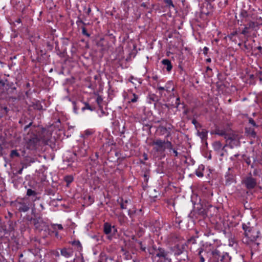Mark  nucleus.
I'll list each match as a JSON object with an SVG mask.
<instances>
[{
  "instance_id": "1",
  "label": "nucleus",
  "mask_w": 262,
  "mask_h": 262,
  "mask_svg": "<svg viewBox=\"0 0 262 262\" xmlns=\"http://www.w3.org/2000/svg\"><path fill=\"white\" fill-rule=\"evenodd\" d=\"M200 262H230L231 257L227 253H222L218 247L206 244L198 249Z\"/></svg>"
},
{
  "instance_id": "2",
  "label": "nucleus",
  "mask_w": 262,
  "mask_h": 262,
  "mask_svg": "<svg viewBox=\"0 0 262 262\" xmlns=\"http://www.w3.org/2000/svg\"><path fill=\"white\" fill-rule=\"evenodd\" d=\"M149 253L152 254V258L154 262H171V259L169 258L168 253L166 252L164 249L156 246H153L152 248L149 250Z\"/></svg>"
},
{
  "instance_id": "3",
  "label": "nucleus",
  "mask_w": 262,
  "mask_h": 262,
  "mask_svg": "<svg viewBox=\"0 0 262 262\" xmlns=\"http://www.w3.org/2000/svg\"><path fill=\"white\" fill-rule=\"evenodd\" d=\"M152 144L155 146L153 149L161 154H163L166 148L172 149V143L168 140L158 139L154 141Z\"/></svg>"
},
{
  "instance_id": "4",
  "label": "nucleus",
  "mask_w": 262,
  "mask_h": 262,
  "mask_svg": "<svg viewBox=\"0 0 262 262\" xmlns=\"http://www.w3.org/2000/svg\"><path fill=\"white\" fill-rule=\"evenodd\" d=\"M12 206L15 207L19 212H27L30 207L27 202H25V199H23L20 201H15L12 202Z\"/></svg>"
},
{
  "instance_id": "5",
  "label": "nucleus",
  "mask_w": 262,
  "mask_h": 262,
  "mask_svg": "<svg viewBox=\"0 0 262 262\" xmlns=\"http://www.w3.org/2000/svg\"><path fill=\"white\" fill-rule=\"evenodd\" d=\"M235 181V173L232 167H229L228 171L225 175V182L226 185H229Z\"/></svg>"
},
{
  "instance_id": "6",
  "label": "nucleus",
  "mask_w": 262,
  "mask_h": 262,
  "mask_svg": "<svg viewBox=\"0 0 262 262\" xmlns=\"http://www.w3.org/2000/svg\"><path fill=\"white\" fill-rule=\"evenodd\" d=\"M249 175L243 180V184L245 185L248 189H252L257 185V181L256 179L251 176V173Z\"/></svg>"
},
{
  "instance_id": "7",
  "label": "nucleus",
  "mask_w": 262,
  "mask_h": 262,
  "mask_svg": "<svg viewBox=\"0 0 262 262\" xmlns=\"http://www.w3.org/2000/svg\"><path fill=\"white\" fill-rule=\"evenodd\" d=\"M104 232L107 235H110L108 236L110 239H112L111 235H114L117 232V230L115 226H112L111 225L108 223L104 224Z\"/></svg>"
},
{
  "instance_id": "8",
  "label": "nucleus",
  "mask_w": 262,
  "mask_h": 262,
  "mask_svg": "<svg viewBox=\"0 0 262 262\" xmlns=\"http://www.w3.org/2000/svg\"><path fill=\"white\" fill-rule=\"evenodd\" d=\"M256 26V23L252 21H250L246 25H244V28L242 30L241 34L244 35H247L251 33L250 30H253Z\"/></svg>"
},
{
  "instance_id": "9",
  "label": "nucleus",
  "mask_w": 262,
  "mask_h": 262,
  "mask_svg": "<svg viewBox=\"0 0 262 262\" xmlns=\"http://www.w3.org/2000/svg\"><path fill=\"white\" fill-rule=\"evenodd\" d=\"M248 235H246V237L249 239V241L253 242L259 237L260 234L259 231H256L255 229H253L249 232Z\"/></svg>"
},
{
  "instance_id": "10",
  "label": "nucleus",
  "mask_w": 262,
  "mask_h": 262,
  "mask_svg": "<svg viewBox=\"0 0 262 262\" xmlns=\"http://www.w3.org/2000/svg\"><path fill=\"white\" fill-rule=\"evenodd\" d=\"M61 255L66 258H69L73 255V250L71 248H64L60 250Z\"/></svg>"
},
{
  "instance_id": "11",
  "label": "nucleus",
  "mask_w": 262,
  "mask_h": 262,
  "mask_svg": "<svg viewBox=\"0 0 262 262\" xmlns=\"http://www.w3.org/2000/svg\"><path fill=\"white\" fill-rule=\"evenodd\" d=\"M239 17L241 18V24L242 25V23H244L246 22H248L249 21L248 17L249 14L245 10H242L239 14Z\"/></svg>"
},
{
  "instance_id": "12",
  "label": "nucleus",
  "mask_w": 262,
  "mask_h": 262,
  "mask_svg": "<svg viewBox=\"0 0 262 262\" xmlns=\"http://www.w3.org/2000/svg\"><path fill=\"white\" fill-rule=\"evenodd\" d=\"M225 139L227 141H230V143L233 142L234 144H236L238 143V138L236 136L234 135L227 134L225 136Z\"/></svg>"
},
{
  "instance_id": "13",
  "label": "nucleus",
  "mask_w": 262,
  "mask_h": 262,
  "mask_svg": "<svg viewBox=\"0 0 262 262\" xmlns=\"http://www.w3.org/2000/svg\"><path fill=\"white\" fill-rule=\"evenodd\" d=\"M185 249V246L184 244L178 245L176 247H174V254L177 255H179L182 254Z\"/></svg>"
},
{
  "instance_id": "14",
  "label": "nucleus",
  "mask_w": 262,
  "mask_h": 262,
  "mask_svg": "<svg viewBox=\"0 0 262 262\" xmlns=\"http://www.w3.org/2000/svg\"><path fill=\"white\" fill-rule=\"evenodd\" d=\"M162 63L166 67V70L168 72H170L172 68L171 63L169 59H164L161 61Z\"/></svg>"
},
{
  "instance_id": "15",
  "label": "nucleus",
  "mask_w": 262,
  "mask_h": 262,
  "mask_svg": "<svg viewBox=\"0 0 262 262\" xmlns=\"http://www.w3.org/2000/svg\"><path fill=\"white\" fill-rule=\"evenodd\" d=\"M214 134L215 135H217L221 136H223L225 138V136L227 135V133L226 130L224 129H221L220 128H216L214 130Z\"/></svg>"
},
{
  "instance_id": "16",
  "label": "nucleus",
  "mask_w": 262,
  "mask_h": 262,
  "mask_svg": "<svg viewBox=\"0 0 262 262\" xmlns=\"http://www.w3.org/2000/svg\"><path fill=\"white\" fill-rule=\"evenodd\" d=\"M246 133L248 135L253 138H255L256 136V132L254 131L253 128L251 127L246 128Z\"/></svg>"
},
{
  "instance_id": "17",
  "label": "nucleus",
  "mask_w": 262,
  "mask_h": 262,
  "mask_svg": "<svg viewBox=\"0 0 262 262\" xmlns=\"http://www.w3.org/2000/svg\"><path fill=\"white\" fill-rule=\"evenodd\" d=\"M130 203V200H123L122 199H121V201L120 202V207L122 209H127V206L128 203Z\"/></svg>"
},
{
  "instance_id": "18",
  "label": "nucleus",
  "mask_w": 262,
  "mask_h": 262,
  "mask_svg": "<svg viewBox=\"0 0 262 262\" xmlns=\"http://www.w3.org/2000/svg\"><path fill=\"white\" fill-rule=\"evenodd\" d=\"M243 229L244 230V234L245 236L246 235H248L249 232L252 230L253 229H252L250 226L246 224H243L242 225Z\"/></svg>"
},
{
  "instance_id": "19",
  "label": "nucleus",
  "mask_w": 262,
  "mask_h": 262,
  "mask_svg": "<svg viewBox=\"0 0 262 262\" xmlns=\"http://www.w3.org/2000/svg\"><path fill=\"white\" fill-rule=\"evenodd\" d=\"M213 149L216 151H219L222 148V144L220 141H215L213 143Z\"/></svg>"
},
{
  "instance_id": "20",
  "label": "nucleus",
  "mask_w": 262,
  "mask_h": 262,
  "mask_svg": "<svg viewBox=\"0 0 262 262\" xmlns=\"http://www.w3.org/2000/svg\"><path fill=\"white\" fill-rule=\"evenodd\" d=\"M207 132L203 130L201 132H198V134L202 140H205L207 137Z\"/></svg>"
},
{
  "instance_id": "21",
  "label": "nucleus",
  "mask_w": 262,
  "mask_h": 262,
  "mask_svg": "<svg viewBox=\"0 0 262 262\" xmlns=\"http://www.w3.org/2000/svg\"><path fill=\"white\" fill-rule=\"evenodd\" d=\"M71 244L73 246H76L78 250H81L82 249L81 244L79 241H74L71 242Z\"/></svg>"
},
{
  "instance_id": "22",
  "label": "nucleus",
  "mask_w": 262,
  "mask_h": 262,
  "mask_svg": "<svg viewBox=\"0 0 262 262\" xmlns=\"http://www.w3.org/2000/svg\"><path fill=\"white\" fill-rule=\"evenodd\" d=\"M10 157L12 158H13L14 157H19L20 154L17 150H12L10 154Z\"/></svg>"
},
{
  "instance_id": "23",
  "label": "nucleus",
  "mask_w": 262,
  "mask_h": 262,
  "mask_svg": "<svg viewBox=\"0 0 262 262\" xmlns=\"http://www.w3.org/2000/svg\"><path fill=\"white\" fill-rule=\"evenodd\" d=\"M165 4H166V6L169 8H174V5L173 4L172 0H164Z\"/></svg>"
},
{
  "instance_id": "24",
  "label": "nucleus",
  "mask_w": 262,
  "mask_h": 262,
  "mask_svg": "<svg viewBox=\"0 0 262 262\" xmlns=\"http://www.w3.org/2000/svg\"><path fill=\"white\" fill-rule=\"evenodd\" d=\"M85 110H89L93 111L94 110V108H92L88 103L84 102V106L82 107L81 110L82 111H84Z\"/></svg>"
},
{
  "instance_id": "25",
  "label": "nucleus",
  "mask_w": 262,
  "mask_h": 262,
  "mask_svg": "<svg viewBox=\"0 0 262 262\" xmlns=\"http://www.w3.org/2000/svg\"><path fill=\"white\" fill-rule=\"evenodd\" d=\"M26 194L28 196H35L37 194V193L35 191L31 189H28L27 190Z\"/></svg>"
},
{
  "instance_id": "26",
  "label": "nucleus",
  "mask_w": 262,
  "mask_h": 262,
  "mask_svg": "<svg viewBox=\"0 0 262 262\" xmlns=\"http://www.w3.org/2000/svg\"><path fill=\"white\" fill-rule=\"evenodd\" d=\"M64 180L67 182V183L69 184L73 181V178L71 176H68L65 177Z\"/></svg>"
},
{
  "instance_id": "27",
  "label": "nucleus",
  "mask_w": 262,
  "mask_h": 262,
  "mask_svg": "<svg viewBox=\"0 0 262 262\" xmlns=\"http://www.w3.org/2000/svg\"><path fill=\"white\" fill-rule=\"evenodd\" d=\"M72 104L73 105V111L75 114L78 113V110H79V107L77 106L76 103L75 101L72 102Z\"/></svg>"
},
{
  "instance_id": "28",
  "label": "nucleus",
  "mask_w": 262,
  "mask_h": 262,
  "mask_svg": "<svg viewBox=\"0 0 262 262\" xmlns=\"http://www.w3.org/2000/svg\"><path fill=\"white\" fill-rule=\"evenodd\" d=\"M133 98L130 99V102H133V103L136 102L138 99V96L136 94H135V93H134L133 94Z\"/></svg>"
},
{
  "instance_id": "29",
  "label": "nucleus",
  "mask_w": 262,
  "mask_h": 262,
  "mask_svg": "<svg viewBox=\"0 0 262 262\" xmlns=\"http://www.w3.org/2000/svg\"><path fill=\"white\" fill-rule=\"evenodd\" d=\"M99 110H100V114L99 115L100 117H103L107 115V113L103 110L101 106H99Z\"/></svg>"
},
{
  "instance_id": "30",
  "label": "nucleus",
  "mask_w": 262,
  "mask_h": 262,
  "mask_svg": "<svg viewBox=\"0 0 262 262\" xmlns=\"http://www.w3.org/2000/svg\"><path fill=\"white\" fill-rule=\"evenodd\" d=\"M248 121H249V123L250 124H251L253 126H254V127H257V125L256 124L255 122L254 121V120L252 118H249V119H248Z\"/></svg>"
},
{
  "instance_id": "31",
  "label": "nucleus",
  "mask_w": 262,
  "mask_h": 262,
  "mask_svg": "<svg viewBox=\"0 0 262 262\" xmlns=\"http://www.w3.org/2000/svg\"><path fill=\"white\" fill-rule=\"evenodd\" d=\"M82 33L83 35H85L87 37L90 36V34L87 32L85 28L84 27H82Z\"/></svg>"
},
{
  "instance_id": "32",
  "label": "nucleus",
  "mask_w": 262,
  "mask_h": 262,
  "mask_svg": "<svg viewBox=\"0 0 262 262\" xmlns=\"http://www.w3.org/2000/svg\"><path fill=\"white\" fill-rule=\"evenodd\" d=\"M161 134H164V133H166L168 131V129L164 126H160L159 127Z\"/></svg>"
},
{
  "instance_id": "33",
  "label": "nucleus",
  "mask_w": 262,
  "mask_h": 262,
  "mask_svg": "<svg viewBox=\"0 0 262 262\" xmlns=\"http://www.w3.org/2000/svg\"><path fill=\"white\" fill-rule=\"evenodd\" d=\"M53 228L54 229H58V230H62L63 229V227L62 226V225L61 224H54L53 225Z\"/></svg>"
},
{
  "instance_id": "34",
  "label": "nucleus",
  "mask_w": 262,
  "mask_h": 262,
  "mask_svg": "<svg viewBox=\"0 0 262 262\" xmlns=\"http://www.w3.org/2000/svg\"><path fill=\"white\" fill-rule=\"evenodd\" d=\"M180 98L179 97H178L177 98L176 100V102H175V104H173V105L174 106L176 107H177V108H178L179 107V106L180 105Z\"/></svg>"
},
{
  "instance_id": "35",
  "label": "nucleus",
  "mask_w": 262,
  "mask_h": 262,
  "mask_svg": "<svg viewBox=\"0 0 262 262\" xmlns=\"http://www.w3.org/2000/svg\"><path fill=\"white\" fill-rule=\"evenodd\" d=\"M1 113L2 114H6L8 112V108L7 107H1Z\"/></svg>"
},
{
  "instance_id": "36",
  "label": "nucleus",
  "mask_w": 262,
  "mask_h": 262,
  "mask_svg": "<svg viewBox=\"0 0 262 262\" xmlns=\"http://www.w3.org/2000/svg\"><path fill=\"white\" fill-rule=\"evenodd\" d=\"M195 174L198 177H203L204 174H203V172H202L201 171L199 170H196L195 171Z\"/></svg>"
},
{
  "instance_id": "37",
  "label": "nucleus",
  "mask_w": 262,
  "mask_h": 262,
  "mask_svg": "<svg viewBox=\"0 0 262 262\" xmlns=\"http://www.w3.org/2000/svg\"><path fill=\"white\" fill-rule=\"evenodd\" d=\"M102 98L100 97V96H98L97 99H96V102L97 103H98V104L99 105V106H101L100 105V104L102 103Z\"/></svg>"
},
{
  "instance_id": "38",
  "label": "nucleus",
  "mask_w": 262,
  "mask_h": 262,
  "mask_svg": "<svg viewBox=\"0 0 262 262\" xmlns=\"http://www.w3.org/2000/svg\"><path fill=\"white\" fill-rule=\"evenodd\" d=\"M27 167V165L24 164L23 165L22 168L18 171V173L19 174H21L22 173V171L23 170V169L25 168H26Z\"/></svg>"
},
{
  "instance_id": "39",
  "label": "nucleus",
  "mask_w": 262,
  "mask_h": 262,
  "mask_svg": "<svg viewBox=\"0 0 262 262\" xmlns=\"http://www.w3.org/2000/svg\"><path fill=\"white\" fill-rule=\"evenodd\" d=\"M170 150H172L173 154H174V156L175 157H177L178 155V152H177V150H176L175 149H173L172 148V149H169Z\"/></svg>"
},
{
  "instance_id": "40",
  "label": "nucleus",
  "mask_w": 262,
  "mask_h": 262,
  "mask_svg": "<svg viewBox=\"0 0 262 262\" xmlns=\"http://www.w3.org/2000/svg\"><path fill=\"white\" fill-rule=\"evenodd\" d=\"M32 122H30L29 124L26 125L24 127V130H27V129L32 125Z\"/></svg>"
},
{
  "instance_id": "41",
  "label": "nucleus",
  "mask_w": 262,
  "mask_h": 262,
  "mask_svg": "<svg viewBox=\"0 0 262 262\" xmlns=\"http://www.w3.org/2000/svg\"><path fill=\"white\" fill-rule=\"evenodd\" d=\"M32 122H30L29 124L26 125L24 127V130H27V129L32 125Z\"/></svg>"
},
{
  "instance_id": "42",
  "label": "nucleus",
  "mask_w": 262,
  "mask_h": 262,
  "mask_svg": "<svg viewBox=\"0 0 262 262\" xmlns=\"http://www.w3.org/2000/svg\"><path fill=\"white\" fill-rule=\"evenodd\" d=\"M208 51V48L206 47H205L203 49V53L205 54H207V52Z\"/></svg>"
},
{
  "instance_id": "43",
  "label": "nucleus",
  "mask_w": 262,
  "mask_h": 262,
  "mask_svg": "<svg viewBox=\"0 0 262 262\" xmlns=\"http://www.w3.org/2000/svg\"><path fill=\"white\" fill-rule=\"evenodd\" d=\"M192 123L195 126H196V124H198V122L195 119H193L192 120Z\"/></svg>"
},
{
  "instance_id": "44",
  "label": "nucleus",
  "mask_w": 262,
  "mask_h": 262,
  "mask_svg": "<svg viewBox=\"0 0 262 262\" xmlns=\"http://www.w3.org/2000/svg\"><path fill=\"white\" fill-rule=\"evenodd\" d=\"M157 89L159 91H164L165 90V88L161 86H158Z\"/></svg>"
},
{
  "instance_id": "45",
  "label": "nucleus",
  "mask_w": 262,
  "mask_h": 262,
  "mask_svg": "<svg viewBox=\"0 0 262 262\" xmlns=\"http://www.w3.org/2000/svg\"><path fill=\"white\" fill-rule=\"evenodd\" d=\"M165 88V91H167V92H169V87L167 85V84H166L165 85V86H164Z\"/></svg>"
},
{
  "instance_id": "46",
  "label": "nucleus",
  "mask_w": 262,
  "mask_h": 262,
  "mask_svg": "<svg viewBox=\"0 0 262 262\" xmlns=\"http://www.w3.org/2000/svg\"><path fill=\"white\" fill-rule=\"evenodd\" d=\"M166 133H167V135H166L165 138H167L168 137L170 136L171 133H170V132L168 130V131Z\"/></svg>"
},
{
  "instance_id": "47",
  "label": "nucleus",
  "mask_w": 262,
  "mask_h": 262,
  "mask_svg": "<svg viewBox=\"0 0 262 262\" xmlns=\"http://www.w3.org/2000/svg\"><path fill=\"white\" fill-rule=\"evenodd\" d=\"M143 157H144V159L145 160H147V159H148V157H147V155L146 154H145V153H144V154H143Z\"/></svg>"
},
{
  "instance_id": "48",
  "label": "nucleus",
  "mask_w": 262,
  "mask_h": 262,
  "mask_svg": "<svg viewBox=\"0 0 262 262\" xmlns=\"http://www.w3.org/2000/svg\"><path fill=\"white\" fill-rule=\"evenodd\" d=\"M85 134H86V135H88H88H91V132L90 131H89V130H86V131L85 132Z\"/></svg>"
},
{
  "instance_id": "49",
  "label": "nucleus",
  "mask_w": 262,
  "mask_h": 262,
  "mask_svg": "<svg viewBox=\"0 0 262 262\" xmlns=\"http://www.w3.org/2000/svg\"><path fill=\"white\" fill-rule=\"evenodd\" d=\"M151 99H152L153 101H155V102H156V101H157L158 100V99L157 97H155V96H154V98H152Z\"/></svg>"
},
{
  "instance_id": "50",
  "label": "nucleus",
  "mask_w": 262,
  "mask_h": 262,
  "mask_svg": "<svg viewBox=\"0 0 262 262\" xmlns=\"http://www.w3.org/2000/svg\"><path fill=\"white\" fill-rule=\"evenodd\" d=\"M257 50H258L259 51H261L262 50V47L261 46H258L257 48Z\"/></svg>"
},
{
  "instance_id": "51",
  "label": "nucleus",
  "mask_w": 262,
  "mask_h": 262,
  "mask_svg": "<svg viewBox=\"0 0 262 262\" xmlns=\"http://www.w3.org/2000/svg\"><path fill=\"white\" fill-rule=\"evenodd\" d=\"M91 12V9L90 8H89L88 9V11H87V14H89Z\"/></svg>"
},
{
  "instance_id": "52",
  "label": "nucleus",
  "mask_w": 262,
  "mask_h": 262,
  "mask_svg": "<svg viewBox=\"0 0 262 262\" xmlns=\"http://www.w3.org/2000/svg\"><path fill=\"white\" fill-rule=\"evenodd\" d=\"M21 153H22V156H25V154H26V151H25V150H21Z\"/></svg>"
},
{
  "instance_id": "53",
  "label": "nucleus",
  "mask_w": 262,
  "mask_h": 262,
  "mask_svg": "<svg viewBox=\"0 0 262 262\" xmlns=\"http://www.w3.org/2000/svg\"><path fill=\"white\" fill-rule=\"evenodd\" d=\"M23 257V254H20V255H19V262H21V258Z\"/></svg>"
},
{
  "instance_id": "54",
  "label": "nucleus",
  "mask_w": 262,
  "mask_h": 262,
  "mask_svg": "<svg viewBox=\"0 0 262 262\" xmlns=\"http://www.w3.org/2000/svg\"><path fill=\"white\" fill-rule=\"evenodd\" d=\"M257 171L256 169H255L253 171V174L254 176H256L257 174Z\"/></svg>"
},
{
  "instance_id": "55",
  "label": "nucleus",
  "mask_w": 262,
  "mask_h": 262,
  "mask_svg": "<svg viewBox=\"0 0 262 262\" xmlns=\"http://www.w3.org/2000/svg\"><path fill=\"white\" fill-rule=\"evenodd\" d=\"M16 22L17 23H21V19L20 18H18L16 20Z\"/></svg>"
},
{
  "instance_id": "56",
  "label": "nucleus",
  "mask_w": 262,
  "mask_h": 262,
  "mask_svg": "<svg viewBox=\"0 0 262 262\" xmlns=\"http://www.w3.org/2000/svg\"><path fill=\"white\" fill-rule=\"evenodd\" d=\"M35 161L33 159H31L30 160V163H33Z\"/></svg>"
},
{
  "instance_id": "57",
  "label": "nucleus",
  "mask_w": 262,
  "mask_h": 262,
  "mask_svg": "<svg viewBox=\"0 0 262 262\" xmlns=\"http://www.w3.org/2000/svg\"><path fill=\"white\" fill-rule=\"evenodd\" d=\"M77 23H82V24L85 25L84 23L82 20H79V21H77Z\"/></svg>"
},
{
  "instance_id": "58",
  "label": "nucleus",
  "mask_w": 262,
  "mask_h": 262,
  "mask_svg": "<svg viewBox=\"0 0 262 262\" xmlns=\"http://www.w3.org/2000/svg\"><path fill=\"white\" fill-rule=\"evenodd\" d=\"M234 159H235V157H234V156H232V157H231V158H230V159H231V160H234Z\"/></svg>"
},
{
  "instance_id": "59",
  "label": "nucleus",
  "mask_w": 262,
  "mask_h": 262,
  "mask_svg": "<svg viewBox=\"0 0 262 262\" xmlns=\"http://www.w3.org/2000/svg\"><path fill=\"white\" fill-rule=\"evenodd\" d=\"M211 60L210 58H208V59H207V62H211Z\"/></svg>"
},
{
  "instance_id": "60",
  "label": "nucleus",
  "mask_w": 262,
  "mask_h": 262,
  "mask_svg": "<svg viewBox=\"0 0 262 262\" xmlns=\"http://www.w3.org/2000/svg\"><path fill=\"white\" fill-rule=\"evenodd\" d=\"M35 139H33V140H30V142L31 143L32 142H33L34 141Z\"/></svg>"
},
{
  "instance_id": "61",
  "label": "nucleus",
  "mask_w": 262,
  "mask_h": 262,
  "mask_svg": "<svg viewBox=\"0 0 262 262\" xmlns=\"http://www.w3.org/2000/svg\"><path fill=\"white\" fill-rule=\"evenodd\" d=\"M207 70L208 71V70H211V69L209 68V67H207Z\"/></svg>"
},
{
  "instance_id": "62",
  "label": "nucleus",
  "mask_w": 262,
  "mask_h": 262,
  "mask_svg": "<svg viewBox=\"0 0 262 262\" xmlns=\"http://www.w3.org/2000/svg\"><path fill=\"white\" fill-rule=\"evenodd\" d=\"M254 77V75H250V78H253Z\"/></svg>"
},
{
  "instance_id": "63",
  "label": "nucleus",
  "mask_w": 262,
  "mask_h": 262,
  "mask_svg": "<svg viewBox=\"0 0 262 262\" xmlns=\"http://www.w3.org/2000/svg\"><path fill=\"white\" fill-rule=\"evenodd\" d=\"M238 156V155H235L233 156L235 158V157H237Z\"/></svg>"
},
{
  "instance_id": "64",
  "label": "nucleus",
  "mask_w": 262,
  "mask_h": 262,
  "mask_svg": "<svg viewBox=\"0 0 262 262\" xmlns=\"http://www.w3.org/2000/svg\"><path fill=\"white\" fill-rule=\"evenodd\" d=\"M142 250H144V251L145 250V247H144V248H142Z\"/></svg>"
}]
</instances>
